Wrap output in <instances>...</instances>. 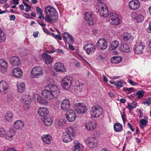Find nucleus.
I'll list each match as a JSON object with an SVG mask.
<instances>
[{
    "label": "nucleus",
    "instance_id": "18",
    "mask_svg": "<svg viewBox=\"0 0 151 151\" xmlns=\"http://www.w3.org/2000/svg\"><path fill=\"white\" fill-rule=\"evenodd\" d=\"M142 43L141 42L140 43V45L134 46L133 48V50L135 54L137 55L141 54L142 53L143 50L145 47L142 45Z\"/></svg>",
    "mask_w": 151,
    "mask_h": 151
},
{
    "label": "nucleus",
    "instance_id": "8",
    "mask_svg": "<svg viewBox=\"0 0 151 151\" xmlns=\"http://www.w3.org/2000/svg\"><path fill=\"white\" fill-rule=\"evenodd\" d=\"M83 49L88 54H91L95 51L96 47L92 44H87L84 46Z\"/></svg>",
    "mask_w": 151,
    "mask_h": 151
},
{
    "label": "nucleus",
    "instance_id": "14",
    "mask_svg": "<svg viewBox=\"0 0 151 151\" xmlns=\"http://www.w3.org/2000/svg\"><path fill=\"white\" fill-rule=\"evenodd\" d=\"M8 68V63L3 59L0 60V70L1 73H4L7 70Z\"/></svg>",
    "mask_w": 151,
    "mask_h": 151
},
{
    "label": "nucleus",
    "instance_id": "56",
    "mask_svg": "<svg viewBox=\"0 0 151 151\" xmlns=\"http://www.w3.org/2000/svg\"><path fill=\"white\" fill-rule=\"evenodd\" d=\"M128 126L131 129L132 131H134V129L132 127V125L130 123H127Z\"/></svg>",
    "mask_w": 151,
    "mask_h": 151
},
{
    "label": "nucleus",
    "instance_id": "3",
    "mask_svg": "<svg viewBox=\"0 0 151 151\" xmlns=\"http://www.w3.org/2000/svg\"><path fill=\"white\" fill-rule=\"evenodd\" d=\"M75 130L70 127H68L66 131L63 133L62 139L63 141L65 143L71 142L75 138Z\"/></svg>",
    "mask_w": 151,
    "mask_h": 151
},
{
    "label": "nucleus",
    "instance_id": "53",
    "mask_svg": "<svg viewBox=\"0 0 151 151\" xmlns=\"http://www.w3.org/2000/svg\"><path fill=\"white\" fill-rule=\"evenodd\" d=\"M128 82L131 84L133 86H136L138 85V84L135 82H134L132 80L129 79Z\"/></svg>",
    "mask_w": 151,
    "mask_h": 151
},
{
    "label": "nucleus",
    "instance_id": "28",
    "mask_svg": "<svg viewBox=\"0 0 151 151\" xmlns=\"http://www.w3.org/2000/svg\"><path fill=\"white\" fill-rule=\"evenodd\" d=\"M83 146L78 142L75 144L72 147V150L74 151H83Z\"/></svg>",
    "mask_w": 151,
    "mask_h": 151
},
{
    "label": "nucleus",
    "instance_id": "41",
    "mask_svg": "<svg viewBox=\"0 0 151 151\" xmlns=\"http://www.w3.org/2000/svg\"><path fill=\"white\" fill-rule=\"evenodd\" d=\"M72 81L73 78L72 77L66 76L62 80V81L72 84Z\"/></svg>",
    "mask_w": 151,
    "mask_h": 151
},
{
    "label": "nucleus",
    "instance_id": "37",
    "mask_svg": "<svg viewBox=\"0 0 151 151\" xmlns=\"http://www.w3.org/2000/svg\"><path fill=\"white\" fill-rule=\"evenodd\" d=\"M22 102L25 104H29L31 103V99L30 96H27L22 99Z\"/></svg>",
    "mask_w": 151,
    "mask_h": 151
},
{
    "label": "nucleus",
    "instance_id": "64",
    "mask_svg": "<svg viewBox=\"0 0 151 151\" xmlns=\"http://www.w3.org/2000/svg\"><path fill=\"white\" fill-rule=\"evenodd\" d=\"M19 0H12L13 3L15 5H18L19 4Z\"/></svg>",
    "mask_w": 151,
    "mask_h": 151
},
{
    "label": "nucleus",
    "instance_id": "33",
    "mask_svg": "<svg viewBox=\"0 0 151 151\" xmlns=\"http://www.w3.org/2000/svg\"><path fill=\"white\" fill-rule=\"evenodd\" d=\"M13 117L12 113L9 111L7 112L5 114V117L6 120L9 122L12 121Z\"/></svg>",
    "mask_w": 151,
    "mask_h": 151
},
{
    "label": "nucleus",
    "instance_id": "22",
    "mask_svg": "<svg viewBox=\"0 0 151 151\" xmlns=\"http://www.w3.org/2000/svg\"><path fill=\"white\" fill-rule=\"evenodd\" d=\"M49 112L47 109L45 107L41 108L38 110V114L43 117H47Z\"/></svg>",
    "mask_w": 151,
    "mask_h": 151
},
{
    "label": "nucleus",
    "instance_id": "51",
    "mask_svg": "<svg viewBox=\"0 0 151 151\" xmlns=\"http://www.w3.org/2000/svg\"><path fill=\"white\" fill-rule=\"evenodd\" d=\"M146 30L148 32L151 33V21L149 22L148 27Z\"/></svg>",
    "mask_w": 151,
    "mask_h": 151
},
{
    "label": "nucleus",
    "instance_id": "19",
    "mask_svg": "<svg viewBox=\"0 0 151 151\" xmlns=\"http://www.w3.org/2000/svg\"><path fill=\"white\" fill-rule=\"evenodd\" d=\"M94 120L88 121L85 124V127L86 129L89 131L93 130L96 127V124Z\"/></svg>",
    "mask_w": 151,
    "mask_h": 151
},
{
    "label": "nucleus",
    "instance_id": "13",
    "mask_svg": "<svg viewBox=\"0 0 151 151\" xmlns=\"http://www.w3.org/2000/svg\"><path fill=\"white\" fill-rule=\"evenodd\" d=\"M70 106V101L68 99H64L63 100L61 104V108L63 111L66 112L69 110Z\"/></svg>",
    "mask_w": 151,
    "mask_h": 151
},
{
    "label": "nucleus",
    "instance_id": "16",
    "mask_svg": "<svg viewBox=\"0 0 151 151\" xmlns=\"http://www.w3.org/2000/svg\"><path fill=\"white\" fill-rule=\"evenodd\" d=\"M8 86L6 82L4 81H0V92L6 93L7 92Z\"/></svg>",
    "mask_w": 151,
    "mask_h": 151
},
{
    "label": "nucleus",
    "instance_id": "26",
    "mask_svg": "<svg viewBox=\"0 0 151 151\" xmlns=\"http://www.w3.org/2000/svg\"><path fill=\"white\" fill-rule=\"evenodd\" d=\"M120 50L124 52H128L130 51L129 47L128 45L124 43H122L119 46Z\"/></svg>",
    "mask_w": 151,
    "mask_h": 151
},
{
    "label": "nucleus",
    "instance_id": "50",
    "mask_svg": "<svg viewBox=\"0 0 151 151\" xmlns=\"http://www.w3.org/2000/svg\"><path fill=\"white\" fill-rule=\"evenodd\" d=\"M133 103H134V104H135V106H132L131 105H130L129 104H128V105L127 106V108H128L130 110H132L133 109L135 108L136 107V104L137 103L135 102H133Z\"/></svg>",
    "mask_w": 151,
    "mask_h": 151
},
{
    "label": "nucleus",
    "instance_id": "32",
    "mask_svg": "<svg viewBox=\"0 0 151 151\" xmlns=\"http://www.w3.org/2000/svg\"><path fill=\"white\" fill-rule=\"evenodd\" d=\"M133 39V37L132 36L130 33L127 32L124 33L123 35V40L124 41H127L129 40H132Z\"/></svg>",
    "mask_w": 151,
    "mask_h": 151
},
{
    "label": "nucleus",
    "instance_id": "57",
    "mask_svg": "<svg viewBox=\"0 0 151 151\" xmlns=\"http://www.w3.org/2000/svg\"><path fill=\"white\" fill-rule=\"evenodd\" d=\"M24 16L26 18H27L29 19H32V17H29V14L26 13H24Z\"/></svg>",
    "mask_w": 151,
    "mask_h": 151
},
{
    "label": "nucleus",
    "instance_id": "1",
    "mask_svg": "<svg viewBox=\"0 0 151 151\" xmlns=\"http://www.w3.org/2000/svg\"><path fill=\"white\" fill-rule=\"evenodd\" d=\"M45 89L42 93L43 97L51 99L57 98L60 94L59 88L56 86L52 84H49L45 87Z\"/></svg>",
    "mask_w": 151,
    "mask_h": 151
},
{
    "label": "nucleus",
    "instance_id": "55",
    "mask_svg": "<svg viewBox=\"0 0 151 151\" xmlns=\"http://www.w3.org/2000/svg\"><path fill=\"white\" fill-rule=\"evenodd\" d=\"M10 20V21L14 20L15 19L16 17L14 15H11L9 16Z\"/></svg>",
    "mask_w": 151,
    "mask_h": 151
},
{
    "label": "nucleus",
    "instance_id": "54",
    "mask_svg": "<svg viewBox=\"0 0 151 151\" xmlns=\"http://www.w3.org/2000/svg\"><path fill=\"white\" fill-rule=\"evenodd\" d=\"M37 22H38L39 24L42 26L45 27L46 25L45 24L43 23L40 20H37Z\"/></svg>",
    "mask_w": 151,
    "mask_h": 151
},
{
    "label": "nucleus",
    "instance_id": "21",
    "mask_svg": "<svg viewBox=\"0 0 151 151\" xmlns=\"http://www.w3.org/2000/svg\"><path fill=\"white\" fill-rule=\"evenodd\" d=\"M98 12L101 16L104 17H107L109 15L108 10L106 6L105 7H102L100 9L98 10Z\"/></svg>",
    "mask_w": 151,
    "mask_h": 151
},
{
    "label": "nucleus",
    "instance_id": "45",
    "mask_svg": "<svg viewBox=\"0 0 151 151\" xmlns=\"http://www.w3.org/2000/svg\"><path fill=\"white\" fill-rule=\"evenodd\" d=\"M114 19L111 20L112 22L111 23L112 24L114 25H117L119 24L120 22V19L119 18H118Z\"/></svg>",
    "mask_w": 151,
    "mask_h": 151
},
{
    "label": "nucleus",
    "instance_id": "5",
    "mask_svg": "<svg viewBox=\"0 0 151 151\" xmlns=\"http://www.w3.org/2000/svg\"><path fill=\"white\" fill-rule=\"evenodd\" d=\"M43 74V69L40 66L34 67L31 72V77L34 78H39L42 76Z\"/></svg>",
    "mask_w": 151,
    "mask_h": 151
},
{
    "label": "nucleus",
    "instance_id": "11",
    "mask_svg": "<svg viewBox=\"0 0 151 151\" xmlns=\"http://www.w3.org/2000/svg\"><path fill=\"white\" fill-rule=\"evenodd\" d=\"M54 69L57 72L63 73L66 71V69L64 67V65L60 62L56 63L54 65Z\"/></svg>",
    "mask_w": 151,
    "mask_h": 151
},
{
    "label": "nucleus",
    "instance_id": "20",
    "mask_svg": "<svg viewBox=\"0 0 151 151\" xmlns=\"http://www.w3.org/2000/svg\"><path fill=\"white\" fill-rule=\"evenodd\" d=\"M84 18L89 25H93V24L94 21L92 18L91 13L86 12L84 15Z\"/></svg>",
    "mask_w": 151,
    "mask_h": 151
},
{
    "label": "nucleus",
    "instance_id": "12",
    "mask_svg": "<svg viewBox=\"0 0 151 151\" xmlns=\"http://www.w3.org/2000/svg\"><path fill=\"white\" fill-rule=\"evenodd\" d=\"M10 63L13 66H18L21 63L19 58L17 56H13L11 57L9 59Z\"/></svg>",
    "mask_w": 151,
    "mask_h": 151
},
{
    "label": "nucleus",
    "instance_id": "10",
    "mask_svg": "<svg viewBox=\"0 0 151 151\" xmlns=\"http://www.w3.org/2000/svg\"><path fill=\"white\" fill-rule=\"evenodd\" d=\"M96 140L93 137H89L85 140L86 145L91 148H94L96 145Z\"/></svg>",
    "mask_w": 151,
    "mask_h": 151
},
{
    "label": "nucleus",
    "instance_id": "42",
    "mask_svg": "<svg viewBox=\"0 0 151 151\" xmlns=\"http://www.w3.org/2000/svg\"><path fill=\"white\" fill-rule=\"evenodd\" d=\"M139 122L140 126L141 127L142 126H145L148 123V121L144 119H141Z\"/></svg>",
    "mask_w": 151,
    "mask_h": 151
},
{
    "label": "nucleus",
    "instance_id": "25",
    "mask_svg": "<svg viewBox=\"0 0 151 151\" xmlns=\"http://www.w3.org/2000/svg\"><path fill=\"white\" fill-rule=\"evenodd\" d=\"M42 120L43 123L47 126H51L53 122L52 118L50 117H43Z\"/></svg>",
    "mask_w": 151,
    "mask_h": 151
},
{
    "label": "nucleus",
    "instance_id": "6",
    "mask_svg": "<svg viewBox=\"0 0 151 151\" xmlns=\"http://www.w3.org/2000/svg\"><path fill=\"white\" fill-rule=\"evenodd\" d=\"M74 108L75 110L79 114H84L87 111L86 105L83 103L76 104Z\"/></svg>",
    "mask_w": 151,
    "mask_h": 151
},
{
    "label": "nucleus",
    "instance_id": "52",
    "mask_svg": "<svg viewBox=\"0 0 151 151\" xmlns=\"http://www.w3.org/2000/svg\"><path fill=\"white\" fill-rule=\"evenodd\" d=\"M36 11L37 13L38 14H42V10L39 7H37Z\"/></svg>",
    "mask_w": 151,
    "mask_h": 151
},
{
    "label": "nucleus",
    "instance_id": "34",
    "mask_svg": "<svg viewBox=\"0 0 151 151\" xmlns=\"http://www.w3.org/2000/svg\"><path fill=\"white\" fill-rule=\"evenodd\" d=\"M114 130L116 132L121 131L122 129V125L119 123H115L114 126Z\"/></svg>",
    "mask_w": 151,
    "mask_h": 151
},
{
    "label": "nucleus",
    "instance_id": "59",
    "mask_svg": "<svg viewBox=\"0 0 151 151\" xmlns=\"http://www.w3.org/2000/svg\"><path fill=\"white\" fill-rule=\"evenodd\" d=\"M136 93H134L133 94H132L130 96H129L128 97L130 99H132L134 98L136 96Z\"/></svg>",
    "mask_w": 151,
    "mask_h": 151
},
{
    "label": "nucleus",
    "instance_id": "35",
    "mask_svg": "<svg viewBox=\"0 0 151 151\" xmlns=\"http://www.w3.org/2000/svg\"><path fill=\"white\" fill-rule=\"evenodd\" d=\"M15 131L14 129H11L9 133L7 134V136H6V139L9 140H11L12 137L14 135Z\"/></svg>",
    "mask_w": 151,
    "mask_h": 151
},
{
    "label": "nucleus",
    "instance_id": "17",
    "mask_svg": "<svg viewBox=\"0 0 151 151\" xmlns=\"http://www.w3.org/2000/svg\"><path fill=\"white\" fill-rule=\"evenodd\" d=\"M63 40L66 42L68 39L70 40L68 44H72L74 43V40L73 37L68 32H65L63 34Z\"/></svg>",
    "mask_w": 151,
    "mask_h": 151
},
{
    "label": "nucleus",
    "instance_id": "15",
    "mask_svg": "<svg viewBox=\"0 0 151 151\" xmlns=\"http://www.w3.org/2000/svg\"><path fill=\"white\" fill-rule=\"evenodd\" d=\"M140 3L137 0H132L129 3V8L133 10L138 9Z\"/></svg>",
    "mask_w": 151,
    "mask_h": 151
},
{
    "label": "nucleus",
    "instance_id": "43",
    "mask_svg": "<svg viewBox=\"0 0 151 151\" xmlns=\"http://www.w3.org/2000/svg\"><path fill=\"white\" fill-rule=\"evenodd\" d=\"M144 92L143 90L139 91L136 92V95H138V98L139 99H140L142 98L144 95Z\"/></svg>",
    "mask_w": 151,
    "mask_h": 151
},
{
    "label": "nucleus",
    "instance_id": "63",
    "mask_svg": "<svg viewBox=\"0 0 151 151\" xmlns=\"http://www.w3.org/2000/svg\"><path fill=\"white\" fill-rule=\"evenodd\" d=\"M43 30L46 33V34L48 35H50V32H49L48 30L45 28H43Z\"/></svg>",
    "mask_w": 151,
    "mask_h": 151
},
{
    "label": "nucleus",
    "instance_id": "29",
    "mask_svg": "<svg viewBox=\"0 0 151 151\" xmlns=\"http://www.w3.org/2000/svg\"><path fill=\"white\" fill-rule=\"evenodd\" d=\"M14 126L16 129H20L22 128L24 125V123L20 120L15 122L14 124Z\"/></svg>",
    "mask_w": 151,
    "mask_h": 151
},
{
    "label": "nucleus",
    "instance_id": "9",
    "mask_svg": "<svg viewBox=\"0 0 151 151\" xmlns=\"http://www.w3.org/2000/svg\"><path fill=\"white\" fill-rule=\"evenodd\" d=\"M66 116L68 120L70 122H73L76 118L75 112L73 110L71 109L68 110L66 112Z\"/></svg>",
    "mask_w": 151,
    "mask_h": 151
},
{
    "label": "nucleus",
    "instance_id": "62",
    "mask_svg": "<svg viewBox=\"0 0 151 151\" xmlns=\"http://www.w3.org/2000/svg\"><path fill=\"white\" fill-rule=\"evenodd\" d=\"M123 115H122V117L123 121V122L124 123L125 121V113L124 112H123Z\"/></svg>",
    "mask_w": 151,
    "mask_h": 151
},
{
    "label": "nucleus",
    "instance_id": "61",
    "mask_svg": "<svg viewBox=\"0 0 151 151\" xmlns=\"http://www.w3.org/2000/svg\"><path fill=\"white\" fill-rule=\"evenodd\" d=\"M40 15L39 17V18L40 19H41L42 18V19H45V18L44 17V15L42 13V14H39Z\"/></svg>",
    "mask_w": 151,
    "mask_h": 151
},
{
    "label": "nucleus",
    "instance_id": "40",
    "mask_svg": "<svg viewBox=\"0 0 151 151\" xmlns=\"http://www.w3.org/2000/svg\"><path fill=\"white\" fill-rule=\"evenodd\" d=\"M6 38V36L5 33L2 29L0 28V42H4Z\"/></svg>",
    "mask_w": 151,
    "mask_h": 151
},
{
    "label": "nucleus",
    "instance_id": "7",
    "mask_svg": "<svg viewBox=\"0 0 151 151\" xmlns=\"http://www.w3.org/2000/svg\"><path fill=\"white\" fill-rule=\"evenodd\" d=\"M96 47L99 50H104L107 47V43L105 39L101 38L98 41Z\"/></svg>",
    "mask_w": 151,
    "mask_h": 151
},
{
    "label": "nucleus",
    "instance_id": "46",
    "mask_svg": "<svg viewBox=\"0 0 151 151\" xmlns=\"http://www.w3.org/2000/svg\"><path fill=\"white\" fill-rule=\"evenodd\" d=\"M7 136L6 132L4 128H0V137H4L6 138V136Z\"/></svg>",
    "mask_w": 151,
    "mask_h": 151
},
{
    "label": "nucleus",
    "instance_id": "2",
    "mask_svg": "<svg viewBox=\"0 0 151 151\" xmlns=\"http://www.w3.org/2000/svg\"><path fill=\"white\" fill-rule=\"evenodd\" d=\"M45 13L46 16L45 20L52 24L53 22H56L58 20V15L56 10L52 6L48 5L45 8Z\"/></svg>",
    "mask_w": 151,
    "mask_h": 151
},
{
    "label": "nucleus",
    "instance_id": "44",
    "mask_svg": "<svg viewBox=\"0 0 151 151\" xmlns=\"http://www.w3.org/2000/svg\"><path fill=\"white\" fill-rule=\"evenodd\" d=\"M22 3L24 4L25 6L26 7L25 9V11L28 12L31 10V6L28 5L27 3L25 2L24 1H23Z\"/></svg>",
    "mask_w": 151,
    "mask_h": 151
},
{
    "label": "nucleus",
    "instance_id": "31",
    "mask_svg": "<svg viewBox=\"0 0 151 151\" xmlns=\"http://www.w3.org/2000/svg\"><path fill=\"white\" fill-rule=\"evenodd\" d=\"M119 45V42L117 40H114L112 42L110 47V50H112L116 49Z\"/></svg>",
    "mask_w": 151,
    "mask_h": 151
},
{
    "label": "nucleus",
    "instance_id": "58",
    "mask_svg": "<svg viewBox=\"0 0 151 151\" xmlns=\"http://www.w3.org/2000/svg\"><path fill=\"white\" fill-rule=\"evenodd\" d=\"M54 38H55V39L57 38L60 40H62V38L61 36L60 35H55Z\"/></svg>",
    "mask_w": 151,
    "mask_h": 151
},
{
    "label": "nucleus",
    "instance_id": "30",
    "mask_svg": "<svg viewBox=\"0 0 151 151\" xmlns=\"http://www.w3.org/2000/svg\"><path fill=\"white\" fill-rule=\"evenodd\" d=\"M122 59V58L121 56H114L111 59V61L112 63L117 64L120 63Z\"/></svg>",
    "mask_w": 151,
    "mask_h": 151
},
{
    "label": "nucleus",
    "instance_id": "60",
    "mask_svg": "<svg viewBox=\"0 0 151 151\" xmlns=\"http://www.w3.org/2000/svg\"><path fill=\"white\" fill-rule=\"evenodd\" d=\"M39 33L38 31H36L34 32L33 34V36L35 38H36L38 37V35Z\"/></svg>",
    "mask_w": 151,
    "mask_h": 151
},
{
    "label": "nucleus",
    "instance_id": "39",
    "mask_svg": "<svg viewBox=\"0 0 151 151\" xmlns=\"http://www.w3.org/2000/svg\"><path fill=\"white\" fill-rule=\"evenodd\" d=\"M37 101L40 103L42 104H47V102L46 99L43 98L40 96H38L37 98Z\"/></svg>",
    "mask_w": 151,
    "mask_h": 151
},
{
    "label": "nucleus",
    "instance_id": "48",
    "mask_svg": "<svg viewBox=\"0 0 151 151\" xmlns=\"http://www.w3.org/2000/svg\"><path fill=\"white\" fill-rule=\"evenodd\" d=\"M122 83L121 81H117L114 83V85L116 86L117 88H120L122 86Z\"/></svg>",
    "mask_w": 151,
    "mask_h": 151
},
{
    "label": "nucleus",
    "instance_id": "27",
    "mask_svg": "<svg viewBox=\"0 0 151 151\" xmlns=\"http://www.w3.org/2000/svg\"><path fill=\"white\" fill-rule=\"evenodd\" d=\"M14 75L17 78H19L22 75V72L21 69L19 68H15L12 71Z\"/></svg>",
    "mask_w": 151,
    "mask_h": 151
},
{
    "label": "nucleus",
    "instance_id": "49",
    "mask_svg": "<svg viewBox=\"0 0 151 151\" xmlns=\"http://www.w3.org/2000/svg\"><path fill=\"white\" fill-rule=\"evenodd\" d=\"M110 19L111 20H114L116 18H118V16L115 13H111L110 14Z\"/></svg>",
    "mask_w": 151,
    "mask_h": 151
},
{
    "label": "nucleus",
    "instance_id": "24",
    "mask_svg": "<svg viewBox=\"0 0 151 151\" xmlns=\"http://www.w3.org/2000/svg\"><path fill=\"white\" fill-rule=\"evenodd\" d=\"M42 59L45 63L47 64L50 63L52 59L50 56L46 52L42 54Z\"/></svg>",
    "mask_w": 151,
    "mask_h": 151
},
{
    "label": "nucleus",
    "instance_id": "23",
    "mask_svg": "<svg viewBox=\"0 0 151 151\" xmlns=\"http://www.w3.org/2000/svg\"><path fill=\"white\" fill-rule=\"evenodd\" d=\"M42 138L43 142L46 144L50 145L51 143L52 137L49 134L42 135Z\"/></svg>",
    "mask_w": 151,
    "mask_h": 151
},
{
    "label": "nucleus",
    "instance_id": "38",
    "mask_svg": "<svg viewBox=\"0 0 151 151\" xmlns=\"http://www.w3.org/2000/svg\"><path fill=\"white\" fill-rule=\"evenodd\" d=\"M61 84L65 90H68L69 89L71 86L72 84L70 83L66 82L63 81L61 82Z\"/></svg>",
    "mask_w": 151,
    "mask_h": 151
},
{
    "label": "nucleus",
    "instance_id": "4",
    "mask_svg": "<svg viewBox=\"0 0 151 151\" xmlns=\"http://www.w3.org/2000/svg\"><path fill=\"white\" fill-rule=\"evenodd\" d=\"M102 108L98 105L92 106L90 110L91 116L94 118H98L102 114Z\"/></svg>",
    "mask_w": 151,
    "mask_h": 151
},
{
    "label": "nucleus",
    "instance_id": "36",
    "mask_svg": "<svg viewBox=\"0 0 151 151\" xmlns=\"http://www.w3.org/2000/svg\"><path fill=\"white\" fill-rule=\"evenodd\" d=\"M18 91L19 92L22 93L24 92L25 89V85L24 83L20 84L17 85Z\"/></svg>",
    "mask_w": 151,
    "mask_h": 151
},
{
    "label": "nucleus",
    "instance_id": "47",
    "mask_svg": "<svg viewBox=\"0 0 151 151\" xmlns=\"http://www.w3.org/2000/svg\"><path fill=\"white\" fill-rule=\"evenodd\" d=\"M136 18L138 22H141L143 21L144 19V17L141 14H139L137 15Z\"/></svg>",
    "mask_w": 151,
    "mask_h": 151
}]
</instances>
